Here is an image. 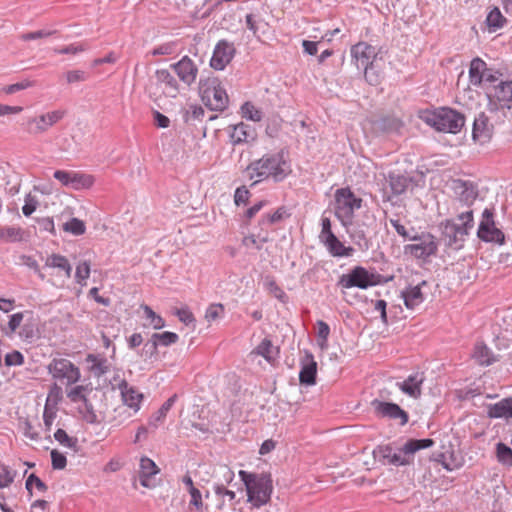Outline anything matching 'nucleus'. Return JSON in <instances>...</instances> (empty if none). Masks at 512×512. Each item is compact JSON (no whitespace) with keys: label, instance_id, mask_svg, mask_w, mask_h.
<instances>
[{"label":"nucleus","instance_id":"nucleus-22","mask_svg":"<svg viewBox=\"0 0 512 512\" xmlns=\"http://www.w3.org/2000/svg\"><path fill=\"white\" fill-rule=\"evenodd\" d=\"M157 85L161 88L166 97L176 98L180 93V86L177 79L167 69H158L155 72Z\"/></svg>","mask_w":512,"mask_h":512},{"label":"nucleus","instance_id":"nucleus-38","mask_svg":"<svg viewBox=\"0 0 512 512\" xmlns=\"http://www.w3.org/2000/svg\"><path fill=\"white\" fill-rule=\"evenodd\" d=\"M92 390V387L89 385H77L67 391V397L77 406L88 400V396L91 394Z\"/></svg>","mask_w":512,"mask_h":512},{"label":"nucleus","instance_id":"nucleus-27","mask_svg":"<svg viewBox=\"0 0 512 512\" xmlns=\"http://www.w3.org/2000/svg\"><path fill=\"white\" fill-rule=\"evenodd\" d=\"M387 181L389 183L392 194L394 196H399L409 188L412 183V178L391 172L388 175Z\"/></svg>","mask_w":512,"mask_h":512},{"label":"nucleus","instance_id":"nucleus-39","mask_svg":"<svg viewBox=\"0 0 512 512\" xmlns=\"http://www.w3.org/2000/svg\"><path fill=\"white\" fill-rule=\"evenodd\" d=\"M46 266L51 268H58L65 272V276L67 278L71 277L72 274V266L69 263L68 259L65 256L60 254H52L46 260Z\"/></svg>","mask_w":512,"mask_h":512},{"label":"nucleus","instance_id":"nucleus-56","mask_svg":"<svg viewBox=\"0 0 512 512\" xmlns=\"http://www.w3.org/2000/svg\"><path fill=\"white\" fill-rule=\"evenodd\" d=\"M15 474L8 466H0V488L9 487L14 481Z\"/></svg>","mask_w":512,"mask_h":512},{"label":"nucleus","instance_id":"nucleus-47","mask_svg":"<svg viewBox=\"0 0 512 512\" xmlns=\"http://www.w3.org/2000/svg\"><path fill=\"white\" fill-rule=\"evenodd\" d=\"M174 314L178 317L180 322H182L188 327H192L193 329H195L196 319L191 310L187 306L177 308Z\"/></svg>","mask_w":512,"mask_h":512},{"label":"nucleus","instance_id":"nucleus-7","mask_svg":"<svg viewBox=\"0 0 512 512\" xmlns=\"http://www.w3.org/2000/svg\"><path fill=\"white\" fill-rule=\"evenodd\" d=\"M382 282V276L377 273H370L362 266H355L349 273L340 276L337 285L342 288L357 287L367 289Z\"/></svg>","mask_w":512,"mask_h":512},{"label":"nucleus","instance_id":"nucleus-4","mask_svg":"<svg viewBox=\"0 0 512 512\" xmlns=\"http://www.w3.org/2000/svg\"><path fill=\"white\" fill-rule=\"evenodd\" d=\"M460 223L447 220L442 226V241L453 250H460L474 224L473 211L467 210L458 215Z\"/></svg>","mask_w":512,"mask_h":512},{"label":"nucleus","instance_id":"nucleus-52","mask_svg":"<svg viewBox=\"0 0 512 512\" xmlns=\"http://www.w3.org/2000/svg\"><path fill=\"white\" fill-rule=\"evenodd\" d=\"M318 331H317V343L321 350H324L327 348L326 341L328 338V335L330 333V328L327 323L324 321H318Z\"/></svg>","mask_w":512,"mask_h":512},{"label":"nucleus","instance_id":"nucleus-46","mask_svg":"<svg viewBox=\"0 0 512 512\" xmlns=\"http://www.w3.org/2000/svg\"><path fill=\"white\" fill-rule=\"evenodd\" d=\"M63 230L75 236L83 235L86 231L85 223L78 218H71L68 222L64 223Z\"/></svg>","mask_w":512,"mask_h":512},{"label":"nucleus","instance_id":"nucleus-40","mask_svg":"<svg viewBox=\"0 0 512 512\" xmlns=\"http://www.w3.org/2000/svg\"><path fill=\"white\" fill-rule=\"evenodd\" d=\"M80 418L88 424H95L98 422V416L94 410L93 405L89 399L76 406Z\"/></svg>","mask_w":512,"mask_h":512},{"label":"nucleus","instance_id":"nucleus-36","mask_svg":"<svg viewBox=\"0 0 512 512\" xmlns=\"http://www.w3.org/2000/svg\"><path fill=\"white\" fill-rule=\"evenodd\" d=\"M455 190L459 194L460 200L466 204H471L477 197V191L472 183L463 180L455 181Z\"/></svg>","mask_w":512,"mask_h":512},{"label":"nucleus","instance_id":"nucleus-35","mask_svg":"<svg viewBox=\"0 0 512 512\" xmlns=\"http://www.w3.org/2000/svg\"><path fill=\"white\" fill-rule=\"evenodd\" d=\"M382 58L374 59L372 63L363 67L365 80L373 86L378 85L382 79Z\"/></svg>","mask_w":512,"mask_h":512},{"label":"nucleus","instance_id":"nucleus-21","mask_svg":"<svg viewBox=\"0 0 512 512\" xmlns=\"http://www.w3.org/2000/svg\"><path fill=\"white\" fill-rule=\"evenodd\" d=\"M351 56L358 69H362L363 67L372 63L374 59L379 58L375 51V47L365 42H359L352 46Z\"/></svg>","mask_w":512,"mask_h":512},{"label":"nucleus","instance_id":"nucleus-1","mask_svg":"<svg viewBox=\"0 0 512 512\" xmlns=\"http://www.w3.org/2000/svg\"><path fill=\"white\" fill-rule=\"evenodd\" d=\"M246 171L250 179L257 178L251 186L258 182L272 178L275 182L283 181L291 172L290 165L284 159V152L267 153L260 159L251 162Z\"/></svg>","mask_w":512,"mask_h":512},{"label":"nucleus","instance_id":"nucleus-37","mask_svg":"<svg viewBox=\"0 0 512 512\" xmlns=\"http://www.w3.org/2000/svg\"><path fill=\"white\" fill-rule=\"evenodd\" d=\"M20 339L27 344H32L39 339V330L33 320L25 322L19 331Z\"/></svg>","mask_w":512,"mask_h":512},{"label":"nucleus","instance_id":"nucleus-44","mask_svg":"<svg viewBox=\"0 0 512 512\" xmlns=\"http://www.w3.org/2000/svg\"><path fill=\"white\" fill-rule=\"evenodd\" d=\"M496 457L499 463L504 466L512 467V449L504 443H498L496 447Z\"/></svg>","mask_w":512,"mask_h":512},{"label":"nucleus","instance_id":"nucleus-29","mask_svg":"<svg viewBox=\"0 0 512 512\" xmlns=\"http://www.w3.org/2000/svg\"><path fill=\"white\" fill-rule=\"evenodd\" d=\"M425 284L426 282L422 281L421 284L409 286L402 292L404 304L408 309H413L424 301L421 285Z\"/></svg>","mask_w":512,"mask_h":512},{"label":"nucleus","instance_id":"nucleus-49","mask_svg":"<svg viewBox=\"0 0 512 512\" xmlns=\"http://www.w3.org/2000/svg\"><path fill=\"white\" fill-rule=\"evenodd\" d=\"M54 438L57 442H59L62 446L68 447L71 449H76L78 440L77 438L70 437L63 429H58L54 433Z\"/></svg>","mask_w":512,"mask_h":512},{"label":"nucleus","instance_id":"nucleus-42","mask_svg":"<svg viewBox=\"0 0 512 512\" xmlns=\"http://www.w3.org/2000/svg\"><path fill=\"white\" fill-rule=\"evenodd\" d=\"M0 239L6 242H19L23 240V230L20 227L6 226L0 228Z\"/></svg>","mask_w":512,"mask_h":512},{"label":"nucleus","instance_id":"nucleus-14","mask_svg":"<svg viewBox=\"0 0 512 512\" xmlns=\"http://www.w3.org/2000/svg\"><path fill=\"white\" fill-rule=\"evenodd\" d=\"M372 406L377 417L398 420L401 426L408 423V413L395 403L374 400Z\"/></svg>","mask_w":512,"mask_h":512},{"label":"nucleus","instance_id":"nucleus-17","mask_svg":"<svg viewBox=\"0 0 512 512\" xmlns=\"http://www.w3.org/2000/svg\"><path fill=\"white\" fill-rule=\"evenodd\" d=\"M49 370L54 378L66 379L67 384H73L80 378V372L70 361L65 359L54 360Z\"/></svg>","mask_w":512,"mask_h":512},{"label":"nucleus","instance_id":"nucleus-53","mask_svg":"<svg viewBox=\"0 0 512 512\" xmlns=\"http://www.w3.org/2000/svg\"><path fill=\"white\" fill-rule=\"evenodd\" d=\"M400 126L401 122L392 117H383L377 122V127L385 132L398 130Z\"/></svg>","mask_w":512,"mask_h":512},{"label":"nucleus","instance_id":"nucleus-59","mask_svg":"<svg viewBox=\"0 0 512 512\" xmlns=\"http://www.w3.org/2000/svg\"><path fill=\"white\" fill-rule=\"evenodd\" d=\"M251 196V193L249 189L246 186H240L235 190L234 193V203L237 206L240 205H246L249 202V198Z\"/></svg>","mask_w":512,"mask_h":512},{"label":"nucleus","instance_id":"nucleus-5","mask_svg":"<svg viewBox=\"0 0 512 512\" xmlns=\"http://www.w3.org/2000/svg\"><path fill=\"white\" fill-rule=\"evenodd\" d=\"M425 122L439 132L457 134L465 124V117L452 108L443 107L429 113Z\"/></svg>","mask_w":512,"mask_h":512},{"label":"nucleus","instance_id":"nucleus-34","mask_svg":"<svg viewBox=\"0 0 512 512\" xmlns=\"http://www.w3.org/2000/svg\"><path fill=\"white\" fill-rule=\"evenodd\" d=\"M159 473V468L155 462L148 458L142 457L140 460V483L144 487H150V478Z\"/></svg>","mask_w":512,"mask_h":512},{"label":"nucleus","instance_id":"nucleus-61","mask_svg":"<svg viewBox=\"0 0 512 512\" xmlns=\"http://www.w3.org/2000/svg\"><path fill=\"white\" fill-rule=\"evenodd\" d=\"M205 115V111L201 106L191 105L189 110L185 112L184 121L201 120Z\"/></svg>","mask_w":512,"mask_h":512},{"label":"nucleus","instance_id":"nucleus-8","mask_svg":"<svg viewBox=\"0 0 512 512\" xmlns=\"http://www.w3.org/2000/svg\"><path fill=\"white\" fill-rule=\"evenodd\" d=\"M65 114L64 110H54L40 116L27 117L23 119L21 126L30 135H40L62 120Z\"/></svg>","mask_w":512,"mask_h":512},{"label":"nucleus","instance_id":"nucleus-48","mask_svg":"<svg viewBox=\"0 0 512 512\" xmlns=\"http://www.w3.org/2000/svg\"><path fill=\"white\" fill-rule=\"evenodd\" d=\"M242 116L248 120L258 122L262 119V113L250 102H245L241 106Z\"/></svg>","mask_w":512,"mask_h":512},{"label":"nucleus","instance_id":"nucleus-64","mask_svg":"<svg viewBox=\"0 0 512 512\" xmlns=\"http://www.w3.org/2000/svg\"><path fill=\"white\" fill-rule=\"evenodd\" d=\"M390 224L393 226V228L395 229V231L397 232V234L399 236H401L403 238L404 241L406 240H410L411 241V238L413 237L412 235H410L409 231L406 229V227L400 223V220L399 219H394V218H390L389 220Z\"/></svg>","mask_w":512,"mask_h":512},{"label":"nucleus","instance_id":"nucleus-54","mask_svg":"<svg viewBox=\"0 0 512 512\" xmlns=\"http://www.w3.org/2000/svg\"><path fill=\"white\" fill-rule=\"evenodd\" d=\"M90 276V263L88 261L80 262L76 267L75 280L78 284L83 285L85 280Z\"/></svg>","mask_w":512,"mask_h":512},{"label":"nucleus","instance_id":"nucleus-15","mask_svg":"<svg viewBox=\"0 0 512 512\" xmlns=\"http://www.w3.org/2000/svg\"><path fill=\"white\" fill-rule=\"evenodd\" d=\"M235 47L226 40H220L213 51L210 66L215 70H223L233 59Z\"/></svg>","mask_w":512,"mask_h":512},{"label":"nucleus","instance_id":"nucleus-19","mask_svg":"<svg viewBox=\"0 0 512 512\" xmlns=\"http://www.w3.org/2000/svg\"><path fill=\"white\" fill-rule=\"evenodd\" d=\"M299 382L303 386L316 384L318 364L312 354H305L299 361Z\"/></svg>","mask_w":512,"mask_h":512},{"label":"nucleus","instance_id":"nucleus-23","mask_svg":"<svg viewBox=\"0 0 512 512\" xmlns=\"http://www.w3.org/2000/svg\"><path fill=\"white\" fill-rule=\"evenodd\" d=\"M424 375L421 372H416L408 376L403 382L398 383L399 389L406 395L417 399L422 394V384L424 382Z\"/></svg>","mask_w":512,"mask_h":512},{"label":"nucleus","instance_id":"nucleus-6","mask_svg":"<svg viewBox=\"0 0 512 512\" xmlns=\"http://www.w3.org/2000/svg\"><path fill=\"white\" fill-rule=\"evenodd\" d=\"M199 93L204 105L212 111H223L228 105V95L225 89L221 87L218 78L201 79Z\"/></svg>","mask_w":512,"mask_h":512},{"label":"nucleus","instance_id":"nucleus-62","mask_svg":"<svg viewBox=\"0 0 512 512\" xmlns=\"http://www.w3.org/2000/svg\"><path fill=\"white\" fill-rule=\"evenodd\" d=\"M223 312L224 306L222 304H211L205 312V318L208 322H211L218 319Z\"/></svg>","mask_w":512,"mask_h":512},{"label":"nucleus","instance_id":"nucleus-20","mask_svg":"<svg viewBox=\"0 0 512 512\" xmlns=\"http://www.w3.org/2000/svg\"><path fill=\"white\" fill-rule=\"evenodd\" d=\"M122 403L136 414L141 409L144 395L135 387L129 385L126 381L119 384Z\"/></svg>","mask_w":512,"mask_h":512},{"label":"nucleus","instance_id":"nucleus-50","mask_svg":"<svg viewBox=\"0 0 512 512\" xmlns=\"http://www.w3.org/2000/svg\"><path fill=\"white\" fill-rule=\"evenodd\" d=\"M24 315L21 312L15 313L10 316L7 327H3L2 330L7 336H11L18 328H21Z\"/></svg>","mask_w":512,"mask_h":512},{"label":"nucleus","instance_id":"nucleus-51","mask_svg":"<svg viewBox=\"0 0 512 512\" xmlns=\"http://www.w3.org/2000/svg\"><path fill=\"white\" fill-rule=\"evenodd\" d=\"M190 501H189V509L195 510L196 512H202L204 509V502L202 499V494L198 488L192 489L189 491Z\"/></svg>","mask_w":512,"mask_h":512},{"label":"nucleus","instance_id":"nucleus-28","mask_svg":"<svg viewBox=\"0 0 512 512\" xmlns=\"http://www.w3.org/2000/svg\"><path fill=\"white\" fill-rule=\"evenodd\" d=\"M495 98L501 108H512V81H501L495 86Z\"/></svg>","mask_w":512,"mask_h":512},{"label":"nucleus","instance_id":"nucleus-11","mask_svg":"<svg viewBox=\"0 0 512 512\" xmlns=\"http://www.w3.org/2000/svg\"><path fill=\"white\" fill-rule=\"evenodd\" d=\"M411 241L417 243L404 246V254L411 255L417 259H427L436 254L438 245L431 234L413 235Z\"/></svg>","mask_w":512,"mask_h":512},{"label":"nucleus","instance_id":"nucleus-33","mask_svg":"<svg viewBox=\"0 0 512 512\" xmlns=\"http://www.w3.org/2000/svg\"><path fill=\"white\" fill-rule=\"evenodd\" d=\"M348 232L353 242L361 250H367L369 248L370 241L367 237L368 226L365 223L354 225Z\"/></svg>","mask_w":512,"mask_h":512},{"label":"nucleus","instance_id":"nucleus-24","mask_svg":"<svg viewBox=\"0 0 512 512\" xmlns=\"http://www.w3.org/2000/svg\"><path fill=\"white\" fill-rule=\"evenodd\" d=\"M113 356L108 359L105 357V354H88L86 357V365L87 369L94 374L95 376L99 377L106 373L113 364Z\"/></svg>","mask_w":512,"mask_h":512},{"label":"nucleus","instance_id":"nucleus-63","mask_svg":"<svg viewBox=\"0 0 512 512\" xmlns=\"http://www.w3.org/2000/svg\"><path fill=\"white\" fill-rule=\"evenodd\" d=\"M51 461L52 467L58 470L64 469L67 464L66 457L55 449L51 451Z\"/></svg>","mask_w":512,"mask_h":512},{"label":"nucleus","instance_id":"nucleus-31","mask_svg":"<svg viewBox=\"0 0 512 512\" xmlns=\"http://www.w3.org/2000/svg\"><path fill=\"white\" fill-rule=\"evenodd\" d=\"M176 398V395L171 396L162 404V406L155 413L151 415V417L148 419L149 427L156 429L164 423L168 412L170 411V409L172 408L176 401Z\"/></svg>","mask_w":512,"mask_h":512},{"label":"nucleus","instance_id":"nucleus-12","mask_svg":"<svg viewBox=\"0 0 512 512\" xmlns=\"http://www.w3.org/2000/svg\"><path fill=\"white\" fill-rule=\"evenodd\" d=\"M502 74L498 70L487 68L485 61L479 57L474 58L470 63L469 78L474 86H480L483 82L494 84Z\"/></svg>","mask_w":512,"mask_h":512},{"label":"nucleus","instance_id":"nucleus-45","mask_svg":"<svg viewBox=\"0 0 512 512\" xmlns=\"http://www.w3.org/2000/svg\"><path fill=\"white\" fill-rule=\"evenodd\" d=\"M505 21L506 19L503 17V15L501 14L500 10L497 7H494L489 12L486 18V23L488 27L493 31L502 28Z\"/></svg>","mask_w":512,"mask_h":512},{"label":"nucleus","instance_id":"nucleus-9","mask_svg":"<svg viewBox=\"0 0 512 512\" xmlns=\"http://www.w3.org/2000/svg\"><path fill=\"white\" fill-rule=\"evenodd\" d=\"M477 237L486 243L505 244V234L496 227L493 209L486 208L478 226Z\"/></svg>","mask_w":512,"mask_h":512},{"label":"nucleus","instance_id":"nucleus-16","mask_svg":"<svg viewBox=\"0 0 512 512\" xmlns=\"http://www.w3.org/2000/svg\"><path fill=\"white\" fill-rule=\"evenodd\" d=\"M170 68L185 85L191 86L196 81L198 67L188 56H184L178 62L171 64Z\"/></svg>","mask_w":512,"mask_h":512},{"label":"nucleus","instance_id":"nucleus-43","mask_svg":"<svg viewBox=\"0 0 512 512\" xmlns=\"http://www.w3.org/2000/svg\"><path fill=\"white\" fill-rule=\"evenodd\" d=\"M141 308L143 309L145 319L148 321L150 326L156 330L165 326L164 319L160 315L156 314L150 306L141 305Z\"/></svg>","mask_w":512,"mask_h":512},{"label":"nucleus","instance_id":"nucleus-58","mask_svg":"<svg viewBox=\"0 0 512 512\" xmlns=\"http://www.w3.org/2000/svg\"><path fill=\"white\" fill-rule=\"evenodd\" d=\"M61 399L62 389L57 385H53L49 390L45 405L58 407V404L61 401Z\"/></svg>","mask_w":512,"mask_h":512},{"label":"nucleus","instance_id":"nucleus-60","mask_svg":"<svg viewBox=\"0 0 512 512\" xmlns=\"http://www.w3.org/2000/svg\"><path fill=\"white\" fill-rule=\"evenodd\" d=\"M268 240H269L268 233H265L264 235L259 233L257 236L254 234L246 236L243 239V243L245 245H248L250 243V244L254 245L258 250H260L262 248V245L264 243L268 242Z\"/></svg>","mask_w":512,"mask_h":512},{"label":"nucleus","instance_id":"nucleus-25","mask_svg":"<svg viewBox=\"0 0 512 512\" xmlns=\"http://www.w3.org/2000/svg\"><path fill=\"white\" fill-rule=\"evenodd\" d=\"M178 339V335L174 332L165 331L163 333H154L145 343L144 348L147 350V352H153L159 345L167 347L173 343H176Z\"/></svg>","mask_w":512,"mask_h":512},{"label":"nucleus","instance_id":"nucleus-41","mask_svg":"<svg viewBox=\"0 0 512 512\" xmlns=\"http://www.w3.org/2000/svg\"><path fill=\"white\" fill-rule=\"evenodd\" d=\"M290 212L285 206L279 207L275 212L272 214H266L264 215L261 220L259 221V225H272L279 223L287 218L290 217Z\"/></svg>","mask_w":512,"mask_h":512},{"label":"nucleus","instance_id":"nucleus-2","mask_svg":"<svg viewBox=\"0 0 512 512\" xmlns=\"http://www.w3.org/2000/svg\"><path fill=\"white\" fill-rule=\"evenodd\" d=\"M238 475L246 487L247 501L253 508H260L270 501L273 492V481L270 474L240 470Z\"/></svg>","mask_w":512,"mask_h":512},{"label":"nucleus","instance_id":"nucleus-55","mask_svg":"<svg viewBox=\"0 0 512 512\" xmlns=\"http://www.w3.org/2000/svg\"><path fill=\"white\" fill-rule=\"evenodd\" d=\"M57 412H58L57 406L45 405L44 412H43V420H44V425L47 430H51L54 420L57 417Z\"/></svg>","mask_w":512,"mask_h":512},{"label":"nucleus","instance_id":"nucleus-30","mask_svg":"<svg viewBox=\"0 0 512 512\" xmlns=\"http://www.w3.org/2000/svg\"><path fill=\"white\" fill-rule=\"evenodd\" d=\"M322 242L327 247L330 254L335 257H348L351 256L354 251L352 247H345L335 234L329 235V238Z\"/></svg>","mask_w":512,"mask_h":512},{"label":"nucleus","instance_id":"nucleus-13","mask_svg":"<svg viewBox=\"0 0 512 512\" xmlns=\"http://www.w3.org/2000/svg\"><path fill=\"white\" fill-rule=\"evenodd\" d=\"M53 176L62 185L74 190L90 188L94 183L93 176L75 171L56 170Z\"/></svg>","mask_w":512,"mask_h":512},{"label":"nucleus","instance_id":"nucleus-18","mask_svg":"<svg viewBox=\"0 0 512 512\" xmlns=\"http://www.w3.org/2000/svg\"><path fill=\"white\" fill-rule=\"evenodd\" d=\"M493 135V125L489 122V117L484 113L480 112L473 122L472 128V139L475 143L480 145L489 142Z\"/></svg>","mask_w":512,"mask_h":512},{"label":"nucleus","instance_id":"nucleus-26","mask_svg":"<svg viewBox=\"0 0 512 512\" xmlns=\"http://www.w3.org/2000/svg\"><path fill=\"white\" fill-rule=\"evenodd\" d=\"M230 128H232V132L229 136L233 145L241 144L247 142L249 139L253 140L255 138L254 130L248 124L241 122L230 126Z\"/></svg>","mask_w":512,"mask_h":512},{"label":"nucleus","instance_id":"nucleus-3","mask_svg":"<svg viewBox=\"0 0 512 512\" xmlns=\"http://www.w3.org/2000/svg\"><path fill=\"white\" fill-rule=\"evenodd\" d=\"M433 445L434 441L430 438L410 439L403 445L399 452L394 451L390 445L379 446L377 451L384 464L407 466L413 463L414 454L416 452L430 448Z\"/></svg>","mask_w":512,"mask_h":512},{"label":"nucleus","instance_id":"nucleus-32","mask_svg":"<svg viewBox=\"0 0 512 512\" xmlns=\"http://www.w3.org/2000/svg\"><path fill=\"white\" fill-rule=\"evenodd\" d=\"M488 416L490 418H512V397L502 399L490 405L488 407Z\"/></svg>","mask_w":512,"mask_h":512},{"label":"nucleus","instance_id":"nucleus-10","mask_svg":"<svg viewBox=\"0 0 512 512\" xmlns=\"http://www.w3.org/2000/svg\"><path fill=\"white\" fill-rule=\"evenodd\" d=\"M362 199L356 197L349 188H341L335 194V214L341 219H351L354 211L361 208Z\"/></svg>","mask_w":512,"mask_h":512},{"label":"nucleus","instance_id":"nucleus-57","mask_svg":"<svg viewBox=\"0 0 512 512\" xmlns=\"http://www.w3.org/2000/svg\"><path fill=\"white\" fill-rule=\"evenodd\" d=\"M26 489L30 493H32L33 489H37L40 492H45L47 490V486L35 474H31L26 480Z\"/></svg>","mask_w":512,"mask_h":512}]
</instances>
